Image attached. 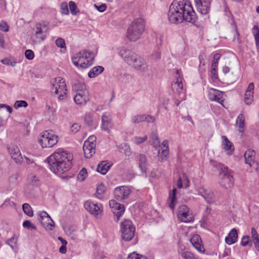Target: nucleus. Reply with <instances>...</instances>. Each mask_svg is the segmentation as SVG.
Here are the masks:
<instances>
[{
  "label": "nucleus",
  "mask_w": 259,
  "mask_h": 259,
  "mask_svg": "<svg viewBox=\"0 0 259 259\" xmlns=\"http://www.w3.org/2000/svg\"><path fill=\"white\" fill-rule=\"evenodd\" d=\"M190 242L199 252H204V248L202 243L201 237L199 235H193L190 239Z\"/></svg>",
  "instance_id": "24"
},
{
  "label": "nucleus",
  "mask_w": 259,
  "mask_h": 259,
  "mask_svg": "<svg viewBox=\"0 0 259 259\" xmlns=\"http://www.w3.org/2000/svg\"><path fill=\"white\" fill-rule=\"evenodd\" d=\"M72 159V154L62 149H59L47 158V161L52 172L61 175L70 169Z\"/></svg>",
  "instance_id": "2"
},
{
  "label": "nucleus",
  "mask_w": 259,
  "mask_h": 259,
  "mask_svg": "<svg viewBox=\"0 0 259 259\" xmlns=\"http://www.w3.org/2000/svg\"><path fill=\"white\" fill-rule=\"evenodd\" d=\"M56 45L62 49H63V52H65L66 50V48L65 47V40L62 38H58L56 39L55 41Z\"/></svg>",
  "instance_id": "41"
},
{
  "label": "nucleus",
  "mask_w": 259,
  "mask_h": 259,
  "mask_svg": "<svg viewBox=\"0 0 259 259\" xmlns=\"http://www.w3.org/2000/svg\"><path fill=\"white\" fill-rule=\"evenodd\" d=\"M58 142V137L52 131H45L42 132L38 138V143L42 148H52Z\"/></svg>",
  "instance_id": "6"
},
{
  "label": "nucleus",
  "mask_w": 259,
  "mask_h": 259,
  "mask_svg": "<svg viewBox=\"0 0 259 259\" xmlns=\"http://www.w3.org/2000/svg\"><path fill=\"white\" fill-rule=\"evenodd\" d=\"M18 179V175L17 174H14L11 176L9 178V182L11 183H15L16 182Z\"/></svg>",
  "instance_id": "63"
},
{
  "label": "nucleus",
  "mask_w": 259,
  "mask_h": 259,
  "mask_svg": "<svg viewBox=\"0 0 259 259\" xmlns=\"http://www.w3.org/2000/svg\"><path fill=\"white\" fill-rule=\"evenodd\" d=\"M254 88V85L253 82L249 83L248 88L246 90L244 97H248L253 98V90Z\"/></svg>",
  "instance_id": "37"
},
{
  "label": "nucleus",
  "mask_w": 259,
  "mask_h": 259,
  "mask_svg": "<svg viewBox=\"0 0 259 259\" xmlns=\"http://www.w3.org/2000/svg\"><path fill=\"white\" fill-rule=\"evenodd\" d=\"M255 152L253 150H248L244 153L245 163L252 167L255 164Z\"/></svg>",
  "instance_id": "28"
},
{
  "label": "nucleus",
  "mask_w": 259,
  "mask_h": 259,
  "mask_svg": "<svg viewBox=\"0 0 259 259\" xmlns=\"http://www.w3.org/2000/svg\"><path fill=\"white\" fill-rule=\"evenodd\" d=\"M223 95V92L214 89H210L208 92V97L210 100L215 101L224 106V99Z\"/></svg>",
  "instance_id": "20"
},
{
  "label": "nucleus",
  "mask_w": 259,
  "mask_h": 259,
  "mask_svg": "<svg viewBox=\"0 0 259 259\" xmlns=\"http://www.w3.org/2000/svg\"><path fill=\"white\" fill-rule=\"evenodd\" d=\"M69 5L71 13L73 15H76L77 14L76 10L77 8L75 3L73 1H70L69 3Z\"/></svg>",
  "instance_id": "48"
},
{
  "label": "nucleus",
  "mask_w": 259,
  "mask_h": 259,
  "mask_svg": "<svg viewBox=\"0 0 259 259\" xmlns=\"http://www.w3.org/2000/svg\"><path fill=\"white\" fill-rule=\"evenodd\" d=\"M238 232L236 229H232L229 232L228 235L225 238L226 243L231 245L237 241Z\"/></svg>",
  "instance_id": "27"
},
{
  "label": "nucleus",
  "mask_w": 259,
  "mask_h": 259,
  "mask_svg": "<svg viewBox=\"0 0 259 259\" xmlns=\"http://www.w3.org/2000/svg\"><path fill=\"white\" fill-rule=\"evenodd\" d=\"M61 13L64 15H68L69 14V10L68 5L66 3H62L60 5Z\"/></svg>",
  "instance_id": "46"
},
{
  "label": "nucleus",
  "mask_w": 259,
  "mask_h": 259,
  "mask_svg": "<svg viewBox=\"0 0 259 259\" xmlns=\"http://www.w3.org/2000/svg\"><path fill=\"white\" fill-rule=\"evenodd\" d=\"M80 128V126L78 123H73L71 127V132L72 133L75 134L79 131Z\"/></svg>",
  "instance_id": "54"
},
{
  "label": "nucleus",
  "mask_w": 259,
  "mask_h": 259,
  "mask_svg": "<svg viewBox=\"0 0 259 259\" xmlns=\"http://www.w3.org/2000/svg\"><path fill=\"white\" fill-rule=\"evenodd\" d=\"M147 139V136H146L143 137H135L134 138V142L138 145L144 142Z\"/></svg>",
  "instance_id": "50"
},
{
  "label": "nucleus",
  "mask_w": 259,
  "mask_h": 259,
  "mask_svg": "<svg viewBox=\"0 0 259 259\" xmlns=\"http://www.w3.org/2000/svg\"><path fill=\"white\" fill-rule=\"evenodd\" d=\"M183 256L185 259H196L194 254L189 251H186L184 252Z\"/></svg>",
  "instance_id": "55"
},
{
  "label": "nucleus",
  "mask_w": 259,
  "mask_h": 259,
  "mask_svg": "<svg viewBox=\"0 0 259 259\" xmlns=\"http://www.w3.org/2000/svg\"><path fill=\"white\" fill-rule=\"evenodd\" d=\"M198 192L208 203L211 204L214 202V195L211 190L207 189L204 187H200L198 188Z\"/></svg>",
  "instance_id": "16"
},
{
  "label": "nucleus",
  "mask_w": 259,
  "mask_h": 259,
  "mask_svg": "<svg viewBox=\"0 0 259 259\" xmlns=\"http://www.w3.org/2000/svg\"><path fill=\"white\" fill-rule=\"evenodd\" d=\"M96 137L94 135L90 136L86 140L83 146L84 157L90 158L95 153Z\"/></svg>",
  "instance_id": "10"
},
{
  "label": "nucleus",
  "mask_w": 259,
  "mask_h": 259,
  "mask_svg": "<svg viewBox=\"0 0 259 259\" xmlns=\"http://www.w3.org/2000/svg\"><path fill=\"white\" fill-rule=\"evenodd\" d=\"M84 206L87 210L95 215H98L102 211L101 206H99L97 203L90 201H87Z\"/></svg>",
  "instance_id": "22"
},
{
  "label": "nucleus",
  "mask_w": 259,
  "mask_h": 259,
  "mask_svg": "<svg viewBox=\"0 0 259 259\" xmlns=\"http://www.w3.org/2000/svg\"><path fill=\"white\" fill-rule=\"evenodd\" d=\"M101 128L105 131L109 132L112 126L110 114L109 113H104L102 116Z\"/></svg>",
  "instance_id": "25"
},
{
  "label": "nucleus",
  "mask_w": 259,
  "mask_h": 259,
  "mask_svg": "<svg viewBox=\"0 0 259 259\" xmlns=\"http://www.w3.org/2000/svg\"><path fill=\"white\" fill-rule=\"evenodd\" d=\"M87 175V171L85 168H82L77 175V179L79 180L83 181L86 178Z\"/></svg>",
  "instance_id": "45"
},
{
  "label": "nucleus",
  "mask_w": 259,
  "mask_h": 259,
  "mask_svg": "<svg viewBox=\"0 0 259 259\" xmlns=\"http://www.w3.org/2000/svg\"><path fill=\"white\" fill-rule=\"evenodd\" d=\"M94 54L93 52L84 50L75 54L72 57L73 64L78 68H87L93 64Z\"/></svg>",
  "instance_id": "3"
},
{
  "label": "nucleus",
  "mask_w": 259,
  "mask_h": 259,
  "mask_svg": "<svg viewBox=\"0 0 259 259\" xmlns=\"http://www.w3.org/2000/svg\"><path fill=\"white\" fill-rule=\"evenodd\" d=\"M226 78L230 83H232L237 80L238 76L235 72H232L231 74H228L227 75Z\"/></svg>",
  "instance_id": "42"
},
{
  "label": "nucleus",
  "mask_w": 259,
  "mask_h": 259,
  "mask_svg": "<svg viewBox=\"0 0 259 259\" xmlns=\"http://www.w3.org/2000/svg\"><path fill=\"white\" fill-rule=\"evenodd\" d=\"M151 57L153 59L158 60L161 57V52L157 50L154 51V53L152 54Z\"/></svg>",
  "instance_id": "58"
},
{
  "label": "nucleus",
  "mask_w": 259,
  "mask_h": 259,
  "mask_svg": "<svg viewBox=\"0 0 259 259\" xmlns=\"http://www.w3.org/2000/svg\"><path fill=\"white\" fill-rule=\"evenodd\" d=\"M23 226L24 227V228H32V229H34V230H36V227L35 226H34L33 224H32L30 221H28V220H27V221H25L23 222Z\"/></svg>",
  "instance_id": "51"
},
{
  "label": "nucleus",
  "mask_w": 259,
  "mask_h": 259,
  "mask_svg": "<svg viewBox=\"0 0 259 259\" xmlns=\"http://www.w3.org/2000/svg\"><path fill=\"white\" fill-rule=\"evenodd\" d=\"M222 139L223 140V148L225 150V151L227 152L228 154H232L234 151V148L233 143L230 141L227 137L225 136H222Z\"/></svg>",
  "instance_id": "26"
},
{
  "label": "nucleus",
  "mask_w": 259,
  "mask_h": 259,
  "mask_svg": "<svg viewBox=\"0 0 259 259\" xmlns=\"http://www.w3.org/2000/svg\"><path fill=\"white\" fill-rule=\"evenodd\" d=\"M145 24L142 18L137 19L128 26L126 36L128 40L136 41L138 39L144 30Z\"/></svg>",
  "instance_id": "4"
},
{
  "label": "nucleus",
  "mask_w": 259,
  "mask_h": 259,
  "mask_svg": "<svg viewBox=\"0 0 259 259\" xmlns=\"http://www.w3.org/2000/svg\"><path fill=\"white\" fill-rule=\"evenodd\" d=\"M152 140V144L153 147H156L160 145V141L159 140L158 134L156 132H152L150 136Z\"/></svg>",
  "instance_id": "38"
},
{
  "label": "nucleus",
  "mask_w": 259,
  "mask_h": 259,
  "mask_svg": "<svg viewBox=\"0 0 259 259\" xmlns=\"http://www.w3.org/2000/svg\"><path fill=\"white\" fill-rule=\"evenodd\" d=\"M236 126L238 128V131L240 133H243L245 126V117L241 113L239 114L237 118Z\"/></svg>",
  "instance_id": "31"
},
{
  "label": "nucleus",
  "mask_w": 259,
  "mask_h": 259,
  "mask_svg": "<svg viewBox=\"0 0 259 259\" xmlns=\"http://www.w3.org/2000/svg\"><path fill=\"white\" fill-rule=\"evenodd\" d=\"M11 157L16 163H21L22 161L23 157L20 150L19 152H16L15 154L12 155Z\"/></svg>",
  "instance_id": "44"
},
{
  "label": "nucleus",
  "mask_w": 259,
  "mask_h": 259,
  "mask_svg": "<svg viewBox=\"0 0 259 259\" xmlns=\"http://www.w3.org/2000/svg\"><path fill=\"white\" fill-rule=\"evenodd\" d=\"M198 12L202 15L208 14L210 9V0H195Z\"/></svg>",
  "instance_id": "14"
},
{
  "label": "nucleus",
  "mask_w": 259,
  "mask_h": 259,
  "mask_svg": "<svg viewBox=\"0 0 259 259\" xmlns=\"http://www.w3.org/2000/svg\"><path fill=\"white\" fill-rule=\"evenodd\" d=\"M17 238L15 236H13L7 241L6 243L9 245L13 250H15L17 248Z\"/></svg>",
  "instance_id": "40"
},
{
  "label": "nucleus",
  "mask_w": 259,
  "mask_h": 259,
  "mask_svg": "<svg viewBox=\"0 0 259 259\" xmlns=\"http://www.w3.org/2000/svg\"><path fill=\"white\" fill-rule=\"evenodd\" d=\"M160 148L158 152L159 160L163 162L166 160L169 156L168 141L164 140L161 145H159Z\"/></svg>",
  "instance_id": "15"
},
{
  "label": "nucleus",
  "mask_w": 259,
  "mask_h": 259,
  "mask_svg": "<svg viewBox=\"0 0 259 259\" xmlns=\"http://www.w3.org/2000/svg\"><path fill=\"white\" fill-rule=\"evenodd\" d=\"M84 122L89 126L92 125V117L90 115H86L84 117Z\"/></svg>",
  "instance_id": "56"
},
{
  "label": "nucleus",
  "mask_w": 259,
  "mask_h": 259,
  "mask_svg": "<svg viewBox=\"0 0 259 259\" xmlns=\"http://www.w3.org/2000/svg\"><path fill=\"white\" fill-rule=\"evenodd\" d=\"M28 106L27 103L24 100L17 101L14 105V107L17 109L21 107H26Z\"/></svg>",
  "instance_id": "47"
},
{
  "label": "nucleus",
  "mask_w": 259,
  "mask_h": 259,
  "mask_svg": "<svg viewBox=\"0 0 259 259\" xmlns=\"http://www.w3.org/2000/svg\"><path fill=\"white\" fill-rule=\"evenodd\" d=\"M51 91L55 94L59 95L58 99L62 100L67 95V88L65 80L61 77L55 78L51 82Z\"/></svg>",
  "instance_id": "8"
},
{
  "label": "nucleus",
  "mask_w": 259,
  "mask_h": 259,
  "mask_svg": "<svg viewBox=\"0 0 259 259\" xmlns=\"http://www.w3.org/2000/svg\"><path fill=\"white\" fill-rule=\"evenodd\" d=\"M252 32L254 37L256 47L259 51V27L256 25L254 26Z\"/></svg>",
  "instance_id": "35"
},
{
  "label": "nucleus",
  "mask_w": 259,
  "mask_h": 259,
  "mask_svg": "<svg viewBox=\"0 0 259 259\" xmlns=\"http://www.w3.org/2000/svg\"><path fill=\"white\" fill-rule=\"evenodd\" d=\"M34 34L36 36L38 39L39 41H42L45 40L46 37L45 33L42 31V30L40 27V25L37 24L34 28Z\"/></svg>",
  "instance_id": "33"
},
{
  "label": "nucleus",
  "mask_w": 259,
  "mask_h": 259,
  "mask_svg": "<svg viewBox=\"0 0 259 259\" xmlns=\"http://www.w3.org/2000/svg\"><path fill=\"white\" fill-rule=\"evenodd\" d=\"M137 159L140 169L143 174L146 175L148 166L146 156L144 154L140 153L137 156Z\"/></svg>",
  "instance_id": "21"
},
{
  "label": "nucleus",
  "mask_w": 259,
  "mask_h": 259,
  "mask_svg": "<svg viewBox=\"0 0 259 259\" xmlns=\"http://www.w3.org/2000/svg\"><path fill=\"white\" fill-rule=\"evenodd\" d=\"M104 70V67L101 66L94 67L88 73V76L90 78H94L103 72Z\"/></svg>",
  "instance_id": "32"
},
{
  "label": "nucleus",
  "mask_w": 259,
  "mask_h": 259,
  "mask_svg": "<svg viewBox=\"0 0 259 259\" xmlns=\"http://www.w3.org/2000/svg\"><path fill=\"white\" fill-rule=\"evenodd\" d=\"M111 165L107 161H102L97 166V171L102 175L106 174L109 169Z\"/></svg>",
  "instance_id": "30"
},
{
  "label": "nucleus",
  "mask_w": 259,
  "mask_h": 259,
  "mask_svg": "<svg viewBox=\"0 0 259 259\" xmlns=\"http://www.w3.org/2000/svg\"><path fill=\"white\" fill-rule=\"evenodd\" d=\"M9 153L11 155L15 154L16 152H19L20 150L18 147L12 146L8 148Z\"/></svg>",
  "instance_id": "52"
},
{
  "label": "nucleus",
  "mask_w": 259,
  "mask_h": 259,
  "mask_svg": "<svg viewBox=\"0 0 259 259\" xmlns=\"http://www.w3.org/2000/svg\"><path fill=\"white\" fill-rule=\"evenodd\" d=\"M25 56L28 60H32L34 57L33 52L31 50H26L25 52Z\"/></svg>",
  "instance_id": "49"
},
{
  "label": "nucleus",
  "mask_w": 259,
  "mask_h": 259,
  "mask_svg": "<svg viewBox=\"0 0 259 259\" xmlns=\"http://www.w3.org/2000/svg\"><path fill=\"white\" fill-rule=\"evenodd\" d=\"M249 236H244L241 240V244L243 246H246L249 245L250 246L252 245V242L250 241Z\"/></svg>",
  "instance_id": "43"
},
{
  "label": "nucleus",
  "mask_w": 259,
  "mask_h": 259,
  "mask_svg": "<svg viewBox=\"0 0 259 259\" xmlns=\"http://www.w3.org/2000/svg\"><path fill=\"white\" fill-rule=\"evenodd\" d=\"M155 118L154 116L149 115L139 114L134 116L132 118V121L133 123H139L143 121H147L148 123L154 122Z\"/></svg>",
  "instance_id": "23"
},
{
  "label": "nucleus",
  "mask_w": 259,
  "mask_h": 259,
  "mask_svg": "<svg viewBox=\"0 0 259 259\" xmlns=\"http://www.w3.org/2000/svg\"><path fill=\"white\" fill-rule=\"evenodd\" d=\"M95 8L97 9V10L100 12H104L106 9V5L105 4H102L100 6H98L97 5H95Z\"/></svg>",
  "instance_id": "60"
},
{
  "label": "nucleus",
  "mask_w": 259,
  "mask_h": 259,
  "mask_svg": "<svg viewBox=\"0 0 259 259\" xmlns=\"http://www.w3.org/2000/svg\"><path fill=\"white\" fill-rule=\"evenodd\" d=\"M212 164L213 166L218 168L221 171L220 173V176L221 177V180L220 181V185L226 189L233 187L234 179L232 171L229 169L227 167L220 163L214 161L212 162Z\"/></svg>",
  "instance_id": "5"
},
{
  "label": "nucleus",
  "mask_w": 259,
  "mask_h": 259,
  "mask_svg": "<svg viewBox=\"0 0 259 259\" xmlns=\"http://www.w3.org/2000/svg\"><path fill=\"white\" fill-rule=\"evenodd\" d=\"M177 190L176 188L173 189L171 191L169 192L168 203L169 207L171 209H174L175 208L176 204L177 203Z\"/></svg>",
  "instance_id": "29"
},
{
  "label": "nucleus",
  "mask_w": 259,
  "mask_h": 259,
  "mask_svg": "<svg viewBox=\"0 0 259 259\" xmlns=\"http://www.w3.org/2000/svg\"><path fill=\"white\" fill-rule=\"evenodd\" d=\"M73 89L76 91V95L74 97V102L77 104L85 105L90 100L85 84L78 83L74 86Z\"/></svg>",
  "instance_id": "7"
},
{
  "label": "nucleus",
  "mask_w": 259,
  "mask_h": 259,
  "mask_svg": "<svg viewBox=\"0 0 259 259\" xmlns=\"http://www.w3.org/2000/svg\"><path fill=\"white\" fill-rule=\"evenodd\" d=\"M109 204L110 206L113 209V213L116 216L117 220L118 221L125 211L124 205L119 204L114 200H110Z\"/></svg>",
  "instance_id": "19"
},
{
  "label": "nucleus",
  "mask_w": 259,
  "mask_h": 259,
  "mask_svg": "<svg viewBox=\"0 0 259 259\" xmlns=\"http://www.w3.org/2000/svg\"><path fill=\"white\" fill-rule=\"evenodd\" d=\"M119 55L129 65H131L138 55L130 50L123 49L119 52Z\"/></svg>",
  "instance_id": "17"
},
{
  "label": "nucleus",
  "mask_w": 259,
  "mask_h": 259,
  "mask_svg": "<svg viewBox=\"0 0 259 259\" xmlns=\"http://www.w3.org/2000/svg\"><path fill=\"white\" fill-rule=\"evenodd\" d=\"M121 237L125 241H130L134 236L135 227L130 220H125L120 224Z\"/></svg>",
  "instance_id": "9"
},
{
  "label": "nucleus",
  "mask_w": 259,
  "mask_h": 259,
  "mask_svg": "<svg viewBox=\"0 0 259 259\" xmlns=\"http://www.w3.org/2000/svg\"><path fill=\"white\" fill-rule=\"evenodd\" d=\"M22 208L25 214L29 217H32L33 212L30 205L28 203H24L22 205Z\"/></svg>",
  "instance_id": "39"
},
{
  "label": "nucleus",
  "mask_w": 259,
  "mask_h": 259,
  "mask_svg": "<svg viewBox=\"0 0 259 259\" xmlns=\"http://www.w3.org/2000/svg\"><path fill=\"white\" fill-rule=\"evenodd\" d=\"M106 190L105 186L103 184H100L98 185L97 187L96 193V195L97 198L100 199H103V194L105 193Z\"/></svg>",
  "instance_id": "36"
},
{
  "label": "nucleus",
  "mask_w": 259,
  "mask_h": 259,
  "mask_svg": "<svg viewBox=\"0 0 259 259\" xmlns=\"http://www.w3.org/2000/svg\"><path fill=\"white\" fill-rule=\"evenodd\" d=\"M29 178L30 179H32V181H31V182H32V184L33 185H38V184H39V179H38V178L37 177H36V176H34L32 174L30 175L29 176Z\"/></svg>",
  "instance_id": "57"
},
{
  "label": "nucleus",
  "mask_w": 259,
  "mask_h": 259,
  "mask_svg": "<svg viewBox=\"0 0 259 259\" xmlns=\"http://www.w3.org/2000/svg\"><path fill=\"white\" fill-rule=\"evenodd\" d=\"M175 77L177 80L176 81H180V80L182 81V74H181V70L177 69Z\"/></svg>",
  "instance_id": "61"
},
{
  "label": "nucleus",
  "mask_w": 259,
  "mask_h": 259,
  "mask_svg": "<svg viewBox=\"0 0 259 259\" xmlns=\"http://www.w3.org/2000/svg\"><path fill=\"white\" fill-rule=\"evenodd\" d=\"M251 235L252 239V241L255 240V239L259 238V236L253 227L251 229Z\"/></svg>",
  "instance_id": "59"
},
{
  "label": "nucleus",
  "mask_w": 259,
  "mask_h": 259,
  "mask_svg": "<svg viewBox=\"0 0 259 259\" xmlns=\"http://www.w3.org/2000/svg\"><path fill=\"white\" fill-rule=\"evenodd\" d=\"M167 17L171 24L186 22L198 26L197 17L189 0H174L169 6Z\"/></svg>",
  "instance_id": "1"
},
{
  "label": "nucleus",
  "mask_w": 259,
  "mask_h": 259,
  "mask_svg": "<svg viewBox=\"0 0 259 259\" xmlns=\"http://www.w3.org/2000/svg\"><path fill=\"white\" fill-rule=\"evenodd\" d=\"M177 217L180 222L184 223H190L194 221V217L190 212L189 207L184 204L179 206Z\"/></svg>",
  "instance_id": "11"
},
{
  "label": "nucleus",
  "mask_w": 259,
  "mask_h": 259,
  "mask_svg": "<svg viewBox=\"0 0 259 259\" xmlns=\"http://www.w3.org/2000/svg\"><path fill=\"white\" fill-rule=\"evenodd\" d=\"M38 220L46 229L53 230L55 228V223L47 212L41 211Z\"/></svg>",
  "instance_id": "12"
},
{
  "label": "nucleus",
  "mask_w": 259,
  "mask_h": 259,
  "mask_svg": "<svg viewBox=\"0 0 259 259\" xmlns=\"http://www.w3.org/2000/svg\"><path fill=\"white\" fill-rule=\"evenodd\" d=\"M171 88L175 93L180 94L183 90V84L182 81H178L172 82L171 84Z\"/></svg>",
  "instance_id": "34"
},
{
  "label": "nucleus",
  "mask_w": 259,
  "mask_h": 259,
  "mask_svg": "<svg viewBox=\"0 0 259 259\" xmlns=\"http://www.w3.org/2000/svg\"><path fill=\"white\" fill-rule=\"evenodd\" d=\"M1 62L4 64H6L8 65H10L12 66H15L16 65V62H12L10 60H8L7 59H4L2 60Z\"/></svg>",
  "instance_id": "62"
},
{
  "label": "nucleus",
  "mask_w": 259,
  "mask_h": 259,
  "mask_svg": "<svg viewBox=\"0 0 259 259\" xmlns=\"http://www.w3.org/2000/svg\"><path fill=\"white\" fill-rule=\"evenodd\" d=\"M131 192V189L125 186L117 187L115 188L113 194L115 198L119 201L127 199Z\"/></svg>",
  "instance_id": "13"
},
{
  "label": "nucleus",
  "mask_w": 259,
  "mask_h": 259,
  "mask_svg": "<svg viewBox=\"0 0 259 259\" xmlns=\"http://www.w3.org/2000/svg\"><path fill=\"white\" fill-rule=\"evenodd\" d=\"M140 255L135 252L130 254L127 259H139Z\"/></svg>",
  "instance_id": "64"
},
{
  "label": "nucleus",
  "mask_w": 259,
  "mask_h": 259,
  "mask_svg": "<svg viewBox=\"0 0 259 259\" xmlns=\"http://www.w3.org/2000/svg\"><path fill=\"white\" fill-rule=\"evenodd\" d=\"M130 66L142 72H146L148 70V66L147 63L138 55Z\"/></svg>",
  "instance_id": "18"
},
{
  "label": "nucleus",
  "mask_w": 259,
  "mask_h": 259,
  "mask_svg": "<svg viewBox=\"0 0 259 259\" xmlns=\"http://www.w3.org/2000/svg\"><path fill=\"white\" fill-rule=\"evenodd\" d=\"M0 29L4 32H8L9 30V27L5 21H1L0 22Z\"/></svg>",
  "instance_id": "53"
}]
</instances>
